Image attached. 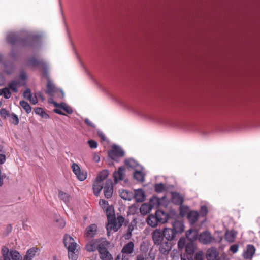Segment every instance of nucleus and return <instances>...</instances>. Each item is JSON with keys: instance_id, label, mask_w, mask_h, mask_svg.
<instances>
[{"instance_id": "obj_1", "label": "nucleus", "mask_w": 260, "mask_h": 260, "mask_svg": "<svg viewBox=\"0 0 260 260\" xmlns=\"http://www.w3.org/2000/svg\"><path fill=\"white\" fill-rule=\"evenodd\" d=\"M6 39L12 45L19 44L26 48H36L41 43V36L39 35L28 34L24 37H20L16 33L10 32L7 35Z\"/></svg>"}, {"instance_id": "obj_2", "label": "nucleus", "mask_w": 260, "mask_h": 260, "mask_svg": "<svg viewBox=\"0 0 260 260\" xmlns=\"http://www.w3.org/2000/svg\"><path fill=\"white\" fill-rule=\"evenodd\" d=\"M185 230L183 221L175 220L172 223L171 228H165L162 230V234L165 239L168 241L175 240L177 235H180Z\"/></svg>"}, {"instance_id": "obj_3", "label": "nucleus", "mask_w": 260, "mask_h": 260, "mask_svg": "<svg viewBox=\"0 0 260 260\" xmlns=\"http://www.w3.org/2000/svg\"><path fill=\"white\" fill-rule=\"evenodd\" d=\"M178 248L179 249H183L185 248V253L188 255H193L194 253L196 246L194 243L186 242V238L182 236L181 237L177 243Z\"/></svg>"}, {"instance_id": "obj_4", "label": "nucleus", "mask_w": 260, "mask_h": 260, "mask_svg": "<svg viewBox=\"0 0 260 260\" xmlns=\"http://www.w3.org/2000/svg\"><path fill=\"white\" fill-rule=\"evenodd\" d=\"M2 254L3 260H22V256L19 252L15 250H10L6 246L2 247ZM0 260H2L1 256Z\"/></svg>"}, {"instance_id": "obj_5", "label": "nucleus", "mask_w": 260, "mask_h": 260, "mask_svg": "<svg viewBox=\"0 0 260 260\" xmlns=\"http://www.w3.org/2000/svg\"><path fill=\"white\" fill-rule=\"evenodd\" d=\"M109 244L106 240L102 241L97 246L100 257L102 260H113V257L107 249Z\"/></svg>"}, {"instance_id": "obj_6", "label": "nucleus", "mask_w": 260, "mask_h": 260, "mask_svg": "<svg viewBox=\"0 0 260 260\" xmlns=\"http://www.w3.org/2000/svg\"><path fill=\"white\" fill-rule=\"evenodd\" d=\"M47 88L45 90L46 94L50 96H57L63 99L64 93L62 89L57 88L51 80L47 81Z\"/></svg>"}, {"instance_id": "obj_7", "label": "nucleus", "mask_w": 260, "mask_h": 260, "mask_svg": "<svg viewBox=\"0 0 260 260\" xmlns=\"http://www.w3.org/2000/svg\"><path fill=\"white\" fill-rule=\"evenodd\" d=\"M108 154L111 159L118 162V158L124 156L125 152L120 147L114 145L112 149L108 151Z\"/></svg>"}, {"instance_id": "obj_8", "label": "nucleus", "mask_w": 260, "mask_h": 260, "mask_svg": "<svg viewBox=\"0 0 260 260\" xmlns=\"http://www.w3.org/2000/svg\"><path fill=\"white\" fill-rule=\"evenodd\" d=\"M213 240H214L213 237L210 232L208 231H204L199 234L198 240L202 244L205 245L209 244Z\"/></svg>"}, {"instance_id": "obj_9", "label": "nucleus", "mask_w": 260, "mask_h": 260, "mask_svg": "<svg viewBox=\"0 0 260 260\" xmlns=\"http://www.w3.org/2000/svg\"><path fill=\"white\" fill-rule=\"evenodd\" d=\"M63 243L69 251L76 250L77 243L71 236L67 234L64 236Z\"/></svg>"}, {"instance_id": "obj_10", "label": "nucleus", "mask_w": 260, "mask_h": 260, "mask_svg": "<svg viewBox=\"0 0 260 260\" xmlns=\"http://www.w3.org/2000/svg\"><path fill=\"white\" fill-rule=\"evenodd\" d=\"M103 189L105 198L107 199L110 198L112 196L113 192V183L111 179H107L106 181Z\"/></svg>"}, {"instance_id": "obj_11", "label": "nucleus", "mask_w": 260, "mask_h": 260, "mask_svg": "<svg viewBox=\"0 0 260 260\" xmlns=\"http://www.w3.org/2000/svg\"><path fill=\"white\" fill-rule=\"evenodd\" d=\"M152 239L154 244L159 245L164 241L165 238L162 231L159 229H155L152 233Z\"/></svg>"}, {"instance_id": "obj_12", "label": "nucleus", "mask_w": 260, "mask_h": 260, "mask_svg": "<svg viewBox=\"0 0 260 260\" xmlns=\"http://www.w3.org/2000/svg\"><path fill=\"white\" fill-rule=\"evenodd\" d=\"M199 234L196 229H190L185 232V238L188 242L194 243L197 239H199Z\"/></svg>"}, {"instance_id": "obj_13", "label": "nucleus", "mask_w": 260, "mask_h": 260, "mask_svg": "<svg viewBox=\"0 0 260 260\" xmlns=\"http://www.w3.org/2000/svg\"><path fill=\"white\" fill-rule=\"evenodd\" d=\"M97 234V225L95 224H91L88 226L85 231V237L87 238H92Z\"/></svg>"}, {"instance_id": "obj_14", "label": "nucleus", "mask_w": 260, "mask_h": 260, "mask_svg": "<svg viewBox=\"0 0 260 260\" xmlns=\"http://www.w3.org/2000/svg\"><path fill=\"white\" fill-rule=\"evenodd\" d=\"M44 62V61L43 60H38L35 57H29L26 60V65L31 68H35L40 66H41L42 63Z\"/></svg>"}, {"instance_id": "obj_15", "label": "nucleus", "mask_w": 260, "mask_h": 260, "mask_svg": "<svg viewBox=\"0 0 260 260\" xmlns=\"http://www.w3.org/2000/svg\"><path fill=\"white\" fill-rule=\"evenodd\" d=\"M169 242L168 241H164L159 245V250L164 255L168 254L169 251L171 250V245Z\"/></svg>"}, {"instance_id": "obj_16", "label": "nucleus", "mask_w": 260, "mask_h": 260, "mask_svg": "<svg viewBox=\"0 0 260 260\" xmlns=\"http://www.w3.org/2000/svg\"><path fill=\"white\" fill-rule=\"evenodd\" d=\"M255 252V248L252 244H248L246 247V250L244 252L243 256L245 259H251Z\"/></svg>"}, {"instance_id": "obj_17", "label": "nucleus", "mask_w": 260, "mask_h": 260, "mask_svg": "<svg viewBox=\"0 0 260 260\" xmlns=\"http://www.w3.org/2000/svg\"><path fill=\"white\" fill-rule=\"evenodd\" d=\"M125 167L122 166L118 168L117 171H115L113 173L114 181L115 183H117L118 181L121 180L124 175V171H125Z\"/></svg>"}, {"instance_id": "obj_18", "label": "nucleus", "mask_w": 260, "mask_h": 260, "mask_svg": "<svg viewBox=\"0 0 260 260\" xmlns=\"http://www.w3.org/2000/svg\"><path fill=\"white\" fill-rule=\"evenodd\" d=\"M101 242L99 239L92 240L85 246L86 250L88 252H93L98 250L97 246Z\"/></svg>"}, {"instance_id": "obj_19", "label": "nucleus", "mask_w": 260, "mask_h": 260, "mask_svg": "<svg viewBox=\"0 0 260 260\" xmlns=\"http://www.w3.org/2000/svg\"><path fill=\"white\" fill-rule=\"evenodd\" d=\"M172 202L177 205H181L184 202L183 197L178 192H172Z\"/></svg>"}, {"instance_id": "obj_20", "label": "nucleus", "mask_w": 260, "mask_h": 260, "mask_svg": "<svg viewBox=\"0 0 260 260\" xmlns=\"http://www.w3.org/2000/svg\"><path fill=\"white\" fill-rule=\"evenodd\" d=\"M103 182L99 180L98 179H95L93 184V190L94 194L96 196H98L102 189L103 188Z\"/></svg>"}, {"instance_id": "obj_21", "label": "nucleus", "mask_w": 260, "mask_h": 260, "mask_svg": "<svg viewBox=\"0 0 260 260\" xmlns=\"http://www.w3.org/2000/svg\"><path fill=\"white\" fill-rule=\"evenodd\" d=\"M134 198L136 202H143L145 200V195L142 189L135 190Z\"/></svg>"}, {"instance_id": "obj_22", "label": "nucleus", "mask_w": 260, "mask_h": 260, "mask_svg": "<svg viewBox=\"0 0 260 260\" xmlns=\"http://www.w3.org/2000/svg\"><path fill=\"white\" fill-rule=\"evenodd\" d=\"M155 215L159 219L160 223H165L168 220L169 215L162 210H157Z\"/></svg>"}, {"instance_id": "obj_23", "label": "nucleus", "mask_w": 260, "mask_h": 260, "mask_svg": "<svg viewBox=\"0 0 260 260\" xmlns=\"http://www.w3.org/2000/svg\"><path fill=\"white\" fill-rule=\"evenodd\" d=\"M198 218L199 213L197 211H190L187 214V218L191 224H194L198 220Z\"/></svg>"}, {"instance_id": "obj_24", "label": "nucleus", "mask_w": 260, "mask_h": 260, "mask_svg": "<svg viewBox=\"0 0 260 260\" xmlns=\"http://www.w3.org/2000/svg\"><path fill=\"white\" fill-rule=\"evenodd\" d=\"M218 256L217 249L214 247L209 248L207 251V258L208 260H215Z\"/></svg>"}, {"instance_id": "obj_25", "label": "nucleus", "mask_w": 260, "mask_h": 260, "mask_svg": "<svg viewBox=\"0 0 260 260\" xmlns=\"http://www.w3.org/2000/svg\"><path fill=\"white\" fill-rule=\"evenodd\" d=\"M120 197L125 200L130 201L134 198V194L132 191L127 190H119Z\"/></svg>"}, {"instance_id": "obj_26", "label": "nucleus", "mask_w": 260, "mask_h": 260, "mask_svg": "<svg viewBox=\"0 0 260 260\" xmlns=\"http://www.w3.org/2000/svg\"><path fill=\"white\" fill-rule=\"evenodd\" d=\"M147 222L148 225L151 227L156 226L159 222V219L155 215L150 214L148 216Z\"/></svg>"}, {"instance_id": "obj_27", "label": "nucleus", "mask_w": 260, "mask_h": 260, "mask_svg": "<svg viewBox=\"0 0 260 260\" xmlns=\"http://www.w3.org/2000/svg\"><path fill=\"white\" fill-rule=\"evenodd\" d=\"M134 244L133 242H129L125 244L122 249L121 252L123 254H129L134 251Z\"/></svg>"}, {"instance_id": "obj_28", "label": "nucleus", "mask_w": 260, "mask_h": 260, "mask_svg": "<svg viewBox=\"0 0 260 260\" xmlns=\"http://www.w3.org/2000/svg\"><path fill=\"white\" fill-rule=\"evenodd\" d=\"M37 248H32L28 250L26 252V255L24 256L23 259L22 260H32V258L35 256L37 252Z\"/></svg>"}, {"instance_id": "obj_29", "label": "nucleus", "mask_w": 260, "mask_h": 260, "mask_svg": "<svg viewBox=\"0 0 260 260\" xmlns=\"http://www.w3.org/2000/svg\"><path fill=\"white\" fill-rule=\"evenodd\" d=\"M237 232L232 230L227 231L225 234V239L229 242H233L236 236Z\"/></svg>"}, {"instance_id": "obj_30", "label": "nucleus", "mask_w": 260, "mask_h": 260, "mask_svg": "<svg viewBox=\"0 0 260 260\" xmlns=\"http://www.w3.org/2000/svg\"><path fill=\"white\" fill-rule=\"evenodd\" d=\"M133 177L137 181L140 182L144 181V176L140 170H135L133 173Z\"/></svg>"}, {"instance_id": "obj_31", "label": "nucleus", "mask_w": 260, "mask_h": 260, "mask_svg": "<svg viewBox=\"0 0 260 260\" xmlns=\"http://www.w3.org/2000/svg\"><path fill=\"white\" fill-rule=\"evenodd\" d=\"M34 111L37 115L40 116L43 118L48 119L49 118V115L42 108H35Z\"/></svg>"}, {"instance_id": "obj_32", "label": "nucleus", "mask_w": 260, "mask_h": 260, "mask_svg": "<svg viewBox=\"0 0 260 260\" xmlns=\"http://www.w3.org/2000/svg\"><path fill=\"white\" fill-rule=\"evenodd\" d=\"M125 165L127 168L135 169L139 165L138 162L133 158L126 159L124 160Z\"/></svg>"}, {"instance_id": "obj_33", "label": "nucleus", "mask_w": 260, "mask_h": 260, "mask_svg": "<svg viewBox=\"0 0 260 260\" xmlns=\"http://www.w3.org/2000/svg\"><path fill=\"white\" fill-rule=\"evenodd\" d=\"M106 215L108 220L115 217L114 210L112 206H108L106 208Z\"/></svg>"}, {"instance_id": "obj_34", "label": "nucleus", "mask_w": 260, "mask_h": 260, "mask_svg": "<svg viewBox=\"0 0 260 260\" xmlns=\"http://www.w3.org/2000/svg\"><path fill=\"white\" fill-rule=\"evenodd\" d=\"M189 207L187 206H183L181 205L179 207V214L181 217H184L187 216L189 212Z\"/></svg>"}, {"instance_id": "obj_35", "label": "nucleus", "mask_w": 260, "mask_h": 260, "mask_svg": "<svg viewBox=\"0 0 260 260\" xmlns=\"http://www.w3.org/2000/svg\"><path fill=\"white\" fill-rule=\"evenodd\" d=\"M108 170H103L99 173L96 179L103 182L108 177Z\"/></svg>"}, {"instance_id": "obj_36", "label": "nucleus", "mask_w": 260, "mask_h": 260, "mask_svg": "<svg viewBox=\"0 0 260 260\" xmlns=\"http://www.w3.org/2000/svg\"><path fill=\"white\" fill-rule=\"evenodd\" d=\"M20 105L27 114L31 112V107L28 102L25 101H20Z\"/></svg>"}, {"instance_id": "obj_37", "label": "nucleus", "mask_w": 260, "mask_h": 260, "mask_svg": "<svg viewBox=\"0 0 260 260\" xmlns=\"http://www.w3.org/2000/svg\"><path fill=\"white\" fill-rule=\"evenodd\" d=\"M41 67L43 69V76L47 79V81L51 80L48 74L47 63L46 62L42 63Z\"/></svg>"}, {"instance_id": "obj_38", "label": "nucleus", "mask_w": 260, "mask_h": 260, "mask_svg": "<svg viewBox=\"0 0 260 260\" xmlns=\"http://www.w3.org/2000/svg\"><path fill=\"white\" fill-rule=\"evenodd\" d=\"M108 221L110 222L111 224L112 225V226H111L109 228L111 230L112 229L115 232H116L120 228V227H119V226L118 225L115 217ZM107 230L108 231H109V227L108 226L107 227Z\"/></svg>"}, {"instance_id": "obj_39", "label": "nucleus", "mask_w": 260, "mask_h": 260, "mask_svg": "<svg viewBox=\"0 0 260 260\" xmlns=\"http://www.w3.org/2000/svg\"><path fill=\"white\" fill-rule=\"evenodd\" d=\"M9 117L10 118L9 120L12 123L15 125L18 124L19 121L18 117L16 114L14 113H12L10 115Z\"/></svg>"}, {"instance_id": "obj_40", "label": "nucleus", "mask_w": 260, "mask_h": 260, "mask_svg": "<svg viewBox=\"0 0 260 260\" xmlns=\"http://www.w3.org/2000/svg\"><path fill=\"white\" fill-rule=\"evenodd\" d=\"M77 178L81 181L85 180L87 178V173L80 170L77 174H75Z\"/></svg>"}, {"instance_id": "obj_41", "label": "nucleus", "mask_w": 260, "mask_h": 260, "mask_svg": "<svg viewBox=\"0 0 260 260\" xmlns=\"http://www.w3.org/2000/svg\"><path fill=\"white\" fill-rule=\"evenodd\" d=\"M154 188L155 192L158 193H161L165 190V186L162 183L156 184Z\"/></svg>"}, {"instance_id": "obj_42", "label": "nucleus", "mask_w": 260, "mask_h": 260, "mask_svg": "<svg viewBox=\"0 0 260 260\" xmlns=\"http://www.w3.org/2000/svg\"><path fill=\"white\" fill-rule=\"evenodd\" d=\"M58 196L59 199L62 200L64 203L69 202V197L66 193L60 191L58 193Z\"/></svg>"}, {"instance_id": "obj_43", "label": "nucleus", "mask_w": 260, "mask_h": 260, "mask_svg": "<svg viewBox=\"0 0 260 260\" xmlns=\"http://www.w3.org/2000/svg\"><path fill=\"white\" fill-rule=\"evenodd\" d=\"M75 250L72 251H68V257L69 260H77L78 258L77 255L75 253Z\"/></svg>"}, {"instance_id": "obj_44", "label": "nucleus", "mask_w": 260, "mask_h": 260, "mask_svg": "<svg viewBox=\"0 0 260 260\" xmlns=\"http://www.w3.org/2000/svg\"><path fill=\"white\" fill-rule=\"evenodd\" d=\"M3 94L6 99H9L11 96V92L8 88H3Z\"/></svg>"}, {"instance_id": "obj_45", "label": "nucleus", "mask_w": 260, "mask_h": 260, "mask_svg": "<svg viewBox=\"0 0 260 260\" xmlns=\"http://www.w3.org/2000/svg\"><path fill=\"white\" fill-rule=\"evenodd\" d=\"M17 83L15 81H12L9 85V87L15 93L18 92L17 88Z\"/></svg>"}, {"instance_id": "obj_46", "label": "nucleus", "mask_w": 260, "mask_h": 260, "mask_svg": "<svg viewBox=\"0 0 260 260\" xmlns=\"http://www.w3.org/2000/svg\"><path fill=\"white\" fill-rule=\"evenodd\" d=\"M200 213L202 217H205L208 213V209L206 206H202L200 208Z\"/></svg>"}, {"instance_id": "obj_47", "label": "nucleus", "mask_w": 260, "mask_h": 260, "mask_svg": "<svg viewBox=\"0 0 260 260\" xmlns=\"http://www.w3.org/2000/svg\"><path fill=\"white\" fill-rule=\"evenodd\" d=\"M11 114L5 108H2L0 110V115L2 117L6 118L7 117H9Z\"/></svg>"}, {"instance_id": "obj_48", "label": "nucleus", "mask_w": 260, "mask_h": 260, "mask_svg": "<svg viewBox=\"0 0 260 260\" xmlns=\"http://www.w3.org/2000/svg\"><path fill=\"white\" fill-rule=\"evenodd\" d=\"M204 253L203 251H199L195 253L194 260H203Z\"/></svg>"}, {"instance_id": "obj_49", "label": "nucleus", "mask_w": 260, "mask_h": 260, "mask_svg": "<svg viewBox=\"0 0 260 260\" xmlns=\"http://www.w3.org/2000/svg\"><path fill=\"white\" fill-rule=\"evenodd\" d=\"M23 96L24 98L29 100L32 96L31 90L29 88H27L23 93Z\"/></svg>"}, {"instance_id": "obj_50", "label": "nucleus", "mask_w": 260, "mask_h": 260, "mask_svg": "<svg viewBox=\"0 0 260 260\" xmlns=\"http://www.w3.org/2000/svg\"><path fill=\"white\" fill-rule=\"evenodd\" d=\"M71 167L72 171L75 174H77V173L81 170L80 168L78 165L75 162L73 163Z\"/></svg>"}, {"instance_id": "obj_51", "label": "nucleus", "mask_w": 260, "mask_h": 260, "mask_svg": "<svg viewBox=\"0 0 260 260\" xmlns=\"http://www.w3.org/2000/svg\"><path fill=\"white\" fill-rule=\"evenodd\" d=\"M87 143L92 149H95L98 147V143L93 140H89Z\"/></svg>"}, {"instance_id": "obj_52", "label": "nucleus", "mask_w": 260, "mask_h": 260, "mask_svg": "<svg viewBox=\"0 0 260 260\" xmlns=\"http://www.w3.org/2000/svg\"><path fill=\"white\" fill-rule=\"evenodd\" d=\"M116 220L118 224V225L119 226V227L120 228L122 225L124 221V218L122 216H119L117 217V219H116Z\"/></svg>"}, {"instance_id": "obj_53", "label": "nucleus", "mask_w": 260, "mask_h": 260, "mask_svg": "<svg viewBox=\"0 0 260 260\" xmlns=\"http://www.w3.org/2000/svg\"><path fill=\"white\" fill-rule=\"evenodd\" d=\"M238 245L237 244H234L230 246V250L234 253H236L238 250Z\"/></svg>"}, {"instance_id": "obj_54", "label": "nucleus", "mask_w": 260, "mask_h": 260, "mask_svg": "<svg viewBox=\"0 0 260 260\" xmlns=\"http://www.w3.org/2000/svg\"><path fill=\"white\" fill-rule=\"evenodd\" d=\"M62 109L69 114H71L73 113V110L72 108L67 105H66L65 107H62Z\"/></svg>"}, {"instance_id": "obj_55", "label": "nucleus", "mask_w": 260, "mask_h": 260, "mask_svg": "<svg viewBox=\"0 0 260 260\" xmlns=\"http://www.w3.org/2000/svg\"><path fill=\"white\" fill-rule=\"evenodd\" d=\"M100 205L102 208H105L107 205H108V201L104 200H100L99 202Z\"/></svg>"}, {"instance_id": "obj_56", "label": "nucleus", "mask_w": 260, "mask_h": 260, "mask_svg": "<svg viewBox=\"0 0 260 260\" xmlns=\"http://www.w3.org/2000/svg\"><path fill=\"white\" fill-rule=\"evenodd\" d=\"M155 202H156V203L157 204H159V198L155 197H153L151 199H150V203L151 205L153 206L155 204Z\"/></svg>"}, {"instance_id": "obj_57", "label": "nucleus", "mask_w": 260, "mask_h": 260, "mask_svg": "<svg viewBox=\"0 0 260 260\" xmlns=\"http://www.w3.org/2000/svg\"><path fill=\"white\" fill-rule=\"evenodd\" d=\"M20 79L25 81L26 80L27 77L26 74L24 71H21L19 75Z\"/></svg>"}, {"instance_id": "obj_58", "label": "nucleus", "mask_w": 260, "mask_h": 260, "mask_svg": "<svg viewBox=\"0 0 260 260\" xmlns=\"http://www.w3.org/2000/svg\"><path fill=\"white\" fill-rule=\"evenodd\" d=\"M84 122H85V123L87 125H88L89 126H90V127H92V128H95V125H94L93 123H92V122L89 120V119H88V118H85V119H84Z\"/></svg>"}, {"instance_id": "obj_59", "label": "nucleus", "mask_w": 260, "mask_h": 260, "mask_svg": "<svg viewBox=\"0 0 260 260\" xmlns=\"http://www.w3.org/2000/svg\"><path fill=\"white\" fill-rule=\"evenodd\" d=\"M29 100L30 101V103L33 104L35 105L38 103V99L36 96L32 97V96L29 99Z\"/></svg>"}, {"instance_id": "obj_60", "label": "nucleus", "mask_w": 260, "mask_h": 260, "mask_svg": "<svg viewBox=\"0 0 260 260\" xmlns=\"http://www.w3.org/2000/svg\"><path fill=\"white\" fill-rule=\"evenodd\" d=\"M49 102L52 103L55 107L59 108V106H60L59 103H58L56 102L53 101L52 98L49 99Z\"/></svg>"}, {"instance_id": "obj_61", "label": "nucleus", "mask_w": 260, "mask_h": 260, "mask_svg": "<svg viewBox=\"0 0 260 260\" xmlns=\"http://www.w3.org/2000/svg\"><path fill=\"white\" fill-rule=\"evenodd\" d=\"M6 161V156L4 154H0V165L3 164Z\"/></svg>"}, {"instance_id": "obj_62", "label": "nucleus", "mask_w": 260, "mask_h": 260, "mask_svg": "<svg viewBox=\"0 0 260 260\" xmlns=\"http://www.w3.org/2000/svg\"><path fill=\"white\" fill-rule=\"evenodd\" d=\"M10 55L14 59H16L17 57V53L14 50L11 51Z\"/></svg>"}, {"instance_id": "obj_63", "label": "nucleus", "mask_w": 260, "mask_h": 260, "mask_svg": "<svg viewBox=\"0 0 260 260\" xmlns=\"http://www.w3.org/2000/svg\"><path fill=\"white\" fill-rule=\"evenodd\" d=\"M93 160L95 162H99L100 161V156L98 155H97L96 154L94 153L93 154Z\"/></svg>"}, {"instance_id": "obj_64", "label": "nucleus", "mask_w": 260, "mask_h": 260, "mask_svg": "<svg viewBox=\"0 0 260 260\" xmlns=\"http://www.w3.org/2000/svg\"><path fill=\"white\" fill-rule=\"evenodd\" d=\"M98 135L99 137H101V138L103 140V141H105L106 140V138L105 136V135L104 134V133L102 132H98Z\"/></svg>"}]
</instances>
